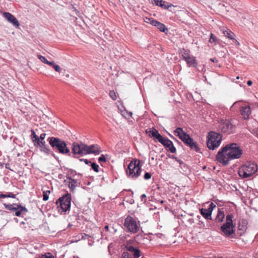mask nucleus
<instances>
[{"mask_svg": "<svg viewBox=\"0 0 258 258\" xmlns=\"http://www.w3.org/2000/svg\"><path fill=\"white\" fill-rule=\"evenodd\" d=\"M71 195L67 193L60 197L56 201L57 210L60 214H65L67 211H70L71 204Z\"/></svg>", "mask_w": 258, "mask_h": 258, "instance_id": "obj_4", "label": "nucleus"}, {"mask_svg": "<svg viewBox=\"0 0 258 258\" xmlns=\"http://www.w3.org/2000/svg\"><path fill=\"white\" fill-rule=\"evenodd\" d=\"M233 216L232 214H228L226 216V222L221 227L222 231L226 236H230L233 233V228L232 218Z\"/></svg>", "mask_w": 258, "mask_h": 258, "instance_id": "obj_9", "label": "nucleus"}, {"mask_svg": "<svg viewBox=\"0 0 258 258\" xmlns=\"http://www.w3.org/2000/svg\"><path fill=\"white\" fill-rule=\"evenodd\" d=\"M141 161L138 159L132 160L128 165L126 174L130 178H137L141 174V169L140 165Z\"/></svg>", "mask_w": 258, "mask_h": 258, "instance_id": "obj_7", "label": "nucleus"}, {"mask_svg": "<svg viewBox=\"0 0 258 258\" xmlns=\"http://www.w3.org/2000/svg\"><path fill=\"white\" fill-rule=\"evenodd\" d=\"M39 258H54L53 255L52 253L50 252L46 253L45 254L42 255Z\"/></svg>", "mask_w": 258, "mask_h": 258, "instance_id": "obj_30", "label": "nucleus"}, {"mask_svg": "<svg viewBox=\"0 0 258 258\" xmlns=\"http://www.w3.org/2000/svg\"><path fill=\"white\" fill-rule=\"evenodd\" d=\"M53 68L55 70L56 72L58 73H60L62 70L58 65L56 64H55V66H53Z\"/></svg>", "mask_w": 258, "mask_h": 258, "instance_id": "obj_39", "label": "nucleus"}, {"mask_svg": "<svg viewBox=\"0 0 258 258\" xmlns=\"http://www.w3.org/2000/svg\"><path fill=\"white\" fill-rule=\"evenodd\" d=\"M130 114L131 115H132L133 114L132 112H130Z\"/></svg>", "mask_w": 258, "mask_h": 258, "instance_id": "obj_54", "label": "nucleus"}, {"mask_svg": "<svg viewBox=\"0 0 258 258\" xmlns=\"http://www.w3.org/2000/svg\"><path fill=\"white\" fill-rule=\"evenodd\" d=\"M252 82L251 81H250V80L248 81H247V84L248 86H250V85H252Z\"/></svg>", "mask_w": 258, "mask_h": 258, "instance_id": "obj_51", "label": "nucleus"}, {"mask_svg": "<svg viewBox=\"0 0 258 258\" xmlns=\"http://www.w3.org/2000/svg\"><path fill=\"white\" fill-rule=\"evenodd\" d=\"M240 111L241 115L245 119L249 118V115L251 113V109L249 105H245L242 106Z\"/></svg>", "mask_w": 258, "mask_h": 258, "instance_id": "obj_17", "label": "nucleus"}, {"mask_svg": "<svg viewBox=\"0 0 258 258\" xmlns=\"http://www.w3.org/2000/svg\"><path fill=\"white\" fill-rule=\"evenodd\" d=\"M110 97L114 100L116 99V96L115 92L113 90H111L109 92Z\"/></svg>", "mask_w": 258, "mask_h": 258, "instance_id": "obj_33", "label": "nucleus"}, {"mask_svg": "<svg viewBox=\"0 0 258 258\" xmlns=\"http://www.w3.org/2000/svg\"><path fill=\"white\" fill-rule=\"evenodd\" d=\"M149 136L154 138L155 139L161 143V135L155 128H152L149 132Z\"/></svg>", "mask_w": 258, "mask_h": 258, "instance_id": "obj_19", "label": "nucleus"}, {"mask_svg": "<svg viewBox=\"0 0 258 258\" xmlns=\"http://www.w3.org/2000/svg\"><path fill=\"white\" fill-rule=\"evenodd\" d=\"M89 146L82 142H74L72 144V152L70 157L78 158L85 155L90 154Z\"/></svg>", "mask_w": 258, "mask_h": 258, "instance_id": "obj_3", "label": "nucleus"}, {"mask_svg": "<svg viewBox=\"0 0 258 258\" xmlns=\"http://www.w3.org/2000/svg\"><path fill=\"white\" fill-rule=\"evenodd\" d=\"M106 161V158L104 156V155H101L100 157H99L98 158V161L99 162H105Z\"/></svg>", "mask_w": 258, "mask_h": 258, "instance_id": "obj_42", "label": "nucleus"}, {"mask_svg": "<svg viewBox=\"0 0 258 258\" xmlns=\"http://www.w3.org/2000/svg\"><path fill=\"white\" fill-rule=\"evenodd\" d=\"M124 225L131 233H136L139 230V225L135 219L130 216H127L125 219Z\"/></svg>", "mask_w": 258, "mask_h": 258, "instance_id": "obj_10", "label": "nucleus"}, {"mask_svg": "<svg viewBox=\"0 0 258 258\" xmlns=\"http://www.w3.org/2000/svg\"><path fill=\"white\" fill-rule=\"evenodd\" d=\"M92 244H93L92 243H90V242L88 243V245H90V246H92Z\"/></svg>", "mask_w": 258, "mask_h": 258, "instance_id": "obj_53", "label": "nucleus"}, {"mask_svg": "<svg viewBox=\"0 0 258 258\" xmlns=\"http://www.w3.org/2000/svg\"><path fill=\"white\" fill-rule=\"evenodd\" d=\"M159 188H160V187H159V186H158L157 187V189H159Z\"/></svg>", "mask_w": 258, "mask_h": 258, "instance_id": "obj_55", "label": "nucleus"}, {"mask_svg": "<svg viewBox=\"0 0 258 258\" xmlns=\"http://www.w3.org/2000/svg\"><path fill=\"white\" fill-rule=\"evenodd\" d=\"M236 79H239V77H238H238H237Z\"/></svg>", "mask_w": 258, "mask_h": 258, "instance_id": "obj_59", "label": "nucleus"}, {"mask_svg": "<svg viewBox=\"0 0 258 258\" xmlns=\"http://www.w3.org/2000/svg\"><path fill=\"white\" fill-rule=\"evenodd\" d=\"M38 57L42 62L45 64H47L49 61L44 56L41 55H38Z\"/></svg>", "mask_w": 258, "mask_h": 258, "instance_id": "obj_31", "label": "nucleus"}, {"mask_svg": "<svg viewBox=\"0 0 258 258\" xmlns=\"http://www.w3.org/2000/svg\"><path fill=\"white\" fill-rule=\"evenodd\" d=\"M223 34L225 37L229 38L230 39H234V34L231 30L228 29L226 30H223Z\"/></svg>", "mask_w": 258, "mask_h": 258, "instance_id": "obj_22", "label": "nucleus"}, {"mask_svg": "<svg viewBox=\"0 0 258 258\" xmlns=\"http://www.w3.org/2000/svg\"><path fill=\"white\" fill-rule=\"evenodd\" d=\"M146 197V195L145 194L142 195L141 196V198L142 201H143V199L145 198Z\"/></svg>", "mask_w": 258, "mask_h": 258, "instance_id": "obj_50", "label": "nucleus"}, {"mask_svg": "<svg viewBox=\"0 0 258 258\" xmlns=\"http://www.w3.org/2000/svg\"><path fill=\"white\" fill-rule=\"evenodd\" d=\"M67 179L70 180L68 183V186L71 190L74 192L75 190L76 187L78 186L79 182L76 179H73L71 177H68Z\"/></svg>", "mask_w": 258, "mask_h": 258, "instance_id": "obj_18", "label": "nucleus"}, {"mask_svg": "<svg viewBox=\"0 0 258 258\" xmlns=\"http://www.w3.org/2000/svg\"><path fill=\"white\" fill-rule=\"evenodd\" d=\"M175 7L176 6H174L172 4H169L167 2L162 1V8L168 10L169 11L172 12H175L174 9Z\"/></svg>", "mask_w": 258, "mask_h": 258, "instance_id": "obj_21", "label": "nucleus"}, {"mask_svg": "<svg viewBox=\"0 0 258 258\" xmlns=\"http://www.w3.org/2000/svg\"><path fill=\"white\" fill-rule=\"evenodd\" d=\"M6 194H0V198H6Z\"/></svg>", "mask_w": 258, "mask_h": 258, "instance_id": "obj_49", "label": "nucleus"}, {"mask_svg": "<svg viewBox=\"0 0 258 258\" xmlns=\"http://www.w3.org/2000/svg\"><path fill=\"white\" fill-rule=\"evenodd\" d=\"M182 53V58L185 60L188 67H196L197 66L196 57L190 55L188 51L185 49L181 50Z\"/></svg>", "mask_w": 258, "mask_h": 258, "instance_id": "obj_11", "label": "nucleus"}, {"mask_svg": "<svg viewBox=\"0 0 258 258\" xmlns=\"http://www.w3.org/2000/svg\"><path fill=\"white\" fill-rule=\"evenodd\" d=\"M14 204L8 205L6 203L4 204V206L6 209L9 210H12L13 209V207H14Z\"/></svg>", "mask_w": 258, "mask_h": 258, "instance_id": "obj_36", "label": "nucleus"}, {"mask_svg": "<svg viewBox=\"0 0 258 258\" xmlns=\"http://www.w3.org/2000/svg\"><path fill=\"white\" fill-rule=\"evenodd\" d=\"M66 76H67V77H69V74H67V75H66Z\"/></svg>", "mask_w": 258, "mask_h": 258, "instance_id": "obj_57", "label": "nucleus"}, {"mask_svg": "<svg viewBox=\"0 0 258 258\" xmlns=\"http://www.w3.org/2000/svg\"><path fill=\"white\" fill-rule=\"evenodd\" d=\"M90 163H91V166L92 169L96 172H98L99 171V166L94 162H93V163L91 162Z\"/></svg>", "mask_w": 258, "mask_h": 258, "instance_id": "obj_29", "label": "nucleus"}, {"mask_svg": "<svg viewBox=\"0 0 258 258\" xmlns=\"http://www.w3.org/2000/svg\"><path fill=\"white\" fill-rule=\"evenodd\" d=\"M50 193V190H43V200L44 201H46L49 199V195Z\"/></svg>", "mask_w": 258, "mask_h": 258, "instance_id": "obj_27", "label": "nucleus"}, {"mask_svg": "<svg viewBox=\"0 0 258 258\" xmlns=\"http://www.w3.org/2000/svg\"><path fill=\"white\" fill-rule=\"evenodd\" d=\"M3 16L7 20L12 23L14 26L18 27L20 26V23L18 20L11 13L4 12L3 13Z\"/></svg>", "mask_w": 258, "mask_h": 258, "instance_id": "obj_16", "label": "nucleus"}, {"mask_svg": "<svg viewBox=\"0 0 258 258\" xmlns=\"http://www.w3.org/2000/svg\"><path fill=\"white\" fill-rule=\"evenodd\" d=\"M162 145H163L168 152L174 153L176 152V148L173 143L168 139L162 138Z\"/></svg>", "mask_w": 258, "mask_h": 258, "instance_id": "obj_15", "label": "nucleus"}, {"mask_svg": "<svg viewBox=\"0 0 258 258\" xmlns=\"http://www.w3.org/2000/svg\"><path fill=\"white\" fill-rule=\"evenodd\" d=\"M242 153V151L238 145L236 143L229 144L218 152L216 160L223 165H226L230 160L239 158Z\"/></svg>", "mask_w": 258, "mask_h": 258, "instance_id": "obj_1", "label": "nucleus"}, {"mask_svg": "<svg viewBox=\"0 0 258 258\" xmlns=\"http://www.w3.org/2000/svg\"><path fill=\"white\" fill-rule=\"evenodd\" d=\"M31 139L32 140V142L34 144L35 143H36L37 142V141H39L38 136L37 135H36V134H35V132H34V131L33 130H31Z\"/></svg>", "mask_w": 258, "mask_h": 258, "instance_id": "obj_24", "label": "nucleus"}, {"mask_svg": "<svg viewBox=\"0 0 258 258\" xmlns=\"http://www.w3.org/2000/svg\"><path fill=\"white\" fill-rule=\"evenodd\" d=\"M47 64L49 65V66H51L52 67H53L54 66H55V63L53 61H48V63H47Z\"/></svg>", "mask_w": 258, "mask_h": 258, "instance_id": "obj_48", "label": "nucleus"}, {"mask_svg": "<svg viewBox=\"0 0 258 258\" xmlns=\"http://www.w3.org/2000/svg\"><path fill=\"white\" fill-rule=\"evenodd\" d=\"M151 25L156 26L160 30V31H161V23L160 22L153 19V20H152L151 21Z\"/></svg>", "mask_w": 258, "mask_h": 258, "instance_id": "obj_26", "label": "nucleus"}, {"mask_svg": "<svg viewBox=\"0 0 258 258\" xmlns=\"http://www.w3.org/2000/svg\"><path fill=\"white\" fill-rule=\"evenodd\" d=\"M136 248L132 245L127 246L126 247V249L127 251L133 252Z\"/></svg>", "mask_w": 258, "mask_h": 258, "instance_id": "obj_40", "label": "nucleus"}, {"mask_svg": "<svg viewBox=\"0 0 258 258\" xmlns=\"http://www.w3.org/2000/svg\"><path fill=\"white\" fill-rule=\"evenodd\" d=\"M174 132L175 135L178 136L185 144L189 146L191 149L196 151H198L199 150L196 143L193 141V140L183 130L182 128L177 127Z\"/></svg>", "mask_w": 258, "mask_h": 258, "instance_id": "obj_6", "label": "nucleus"}, {"mask_svg": "<svg viewBox=\"0 0 258 258\" xmlns=\"http://www.w3.org/2000/svg\"><path fill=\"white\" fill-rule=\"evenodd\" d=\"M257 170V166L253 162H246L238 170V174L242 178L250 177Z\"/></svg>", "mask_w": 258, "mask_h": 258, "instance_id": "obj_5", "label": "nucleus"}, {"mask_svg": "<svg viewBox=\"0 0 258 258\" xmlns=\"http://www.w3.org/2000/svg\"><path fill=\"white\" fill-rule=\"evenodd\" d=\"M108 228H109L108 226H107V225L105 226V229H106V230H108Z\"/></svg>", "mask_w": 258, "mask_h": 258, "instance_id": "obj_52", "label": "nucleus"}, {"mask_svg": "<svg viewBox=\"0 0 258 258\" xmlns=\"http://www.w3.org/2000/svg\"><path fill=\"white\" fill-rule=\"evenodd\" d=\"M28 210L24 207L22 206L20 207V209L16 211L15 215L17 216H20L22 213L23 212H27Z\"/></svg>", "mask_w": 258, "mask_h": 258, "instance_id": "obj_25", "label": "nucleus"}, {"mask_svg": "<svg viewBox=\"0 0 258 258\" xmlns=\"http://www.w3.org/2000/svg\"><path fill=\"white\" fill-rule=\"evenodd\" d=\"M216 207L215 204L211 203L208 209L202 208L200 210L201 214L206 219H211V215L213 210Z\"/></svg>", "mask_w": 258, "mask_h": 258, "instance_id": "obj_14", "label": "nucleus"}, {"mask_svg": "<svg viewBox=\"0 0 258 258\" xmlns=\"http://www.w3.org/2000/svg\"><path fill=\"white\" fill-rule=\"evenodd\" d=\"M207 144L209 149L214 150L219 147L222 140V136L217 133L210 132L207 137Z\"/></svg>", "mask_w": 258, "mask_h": 258, "instance_id": "obj_8", "label": "nucleus"}, {"mask_svg": "<svg viewBox=\"0 0 258 258\" xmlns=\"http://www.w3.org/2000/svg\"><path fill=\"white\" fill-rule=\"evenodd\" d=\"M45 133H42L40 135V137H38V139L39 141H41L42 142H45L44 140L46 137Z\"/></svg>", "mask_w": 258, "mask_h": 258, "instance_id": "obj_38", "label": "nucleus"}, {"mask_svg": "<svg viewBox=\"0 0 258 258\" xmlns=\"http://www.w3.org/2000/svg\"><path fill=\"white\" fill-rule=\"evenodd\" d=\"M121 258H131V256L128 252L124 251L122 253Z\"/></svg>", "mask_w": 258, "mask_h": 258, "instance_id": "obj_37", "label": "nucleus"}, {"mask_svg": "<svg viewBox=\"0 0 258 258\" xmlns=\"http://www.w3.org/2000/svg\"><path fill=\"white\" fill-rule=\"evenodd\" d=\"M210 60L212 61H214V60L212 59V58H211L210 59Z\"/></svg>", "mask_w": 258, "mask_h": 258, "instance_id": "obj_56", "label": "nucleus"}, {"mask_svg": "<svg viewBox=\"0 0 258 258\" xmlns=\"http://www.w3.org/2000/svg\"><path fill=\"white\" fill-rule=\"evenodd\" d=\"M151 177V174L149 172H146L144 174V178L146 180L149 179Z\"/></svg>", "mask_w": 258, "mask_h": 258, "instance_id": "obj_41", "label": "nucleus"}, {"mask_svg": "<svg viewBox=\"0 0 258 258\" xmlns=\"http://www.w3.org/2000/svg\"><path fill=\"white\" fill-rule=\"evenodd\" d=\"M47 141L53 149L57 150L59 153L62 154H67L68 156H71V153L69 149L67 147L66 142L59 138L53 137H49Z\"/></svg>", "mask_w": 258, "mask_h": 258, "instance_id": "obj_2", "label": "nucleus"}, {"mask_svg": "<svg viewBox=\"0 0 258 258\" xmlns=\"http://www.w3.org/2000/svg\"><path fill=\"white\" fill-rule=\"evenodd\" d=\"M168 29L166 27L165 25L162 24V32H164L166 34L167 33Z\"/></svg>", "mask_w": 258, "mask_h": 258, "instance_id": "obj_45", "label": "nucleus"}, {"mask_svg": "<svg viewBox=\"0 0 258 258\" xmlns=\"http://www.w3.org/2000/svg\"><path fill=\"white\" fill-rule=\"evenodd\" d=\"M74 172H75V174H76V175H77V172H76V171H74Z\"/></svg>", "mask_w": 258, "mask_h": 258, "instance_id": "obj_58", "label": "nucleus"}, {"mask_svg": "<svg viewBox=\"0 0 258 258\" xmlns=\"http://www.w3.org/2000/svg\"><path fill=\"white\" fill-rule=\"evenodd\" d=\"M21 206V205H18L17 204H14V207H13V209L12 210L16 211L18 210H19V209H20Z\"/></svg>", "mask_w": 258, "mask_h": 258, "instance_id": "obj_43", "label": "nucleus"}, {"mask_svg": "<svg viewBox=\"0 0 258 258\" xmlns=\"http://www.w3.org/2000/svg\"><path fill=\"white\" fill-rule=\"evenodd\" d=\"M153 18H146L145 20V22L147 23H149L150 24H151V21L152 20H153Z\"/></svg>", "mask_w": 258, "mask_h": 258, "instance_id": "obj_47", "label": "nucleus"}, {"mask_svg": "<svg viewBox=\"0 0 258 258\" xmlns=\"http://www.w3.org/2000/svg\"><path fill=\"white\" fill-rule=\"evenodd\" d=\"M80 236H81V239H86L91 237L89 235L86 233H81Z\"/></svg>", "mask_w": 258, "mask_h": 258, "instance_id": "obj_34", "label": "nucleus"}, {"mask_svg": "<svg viewBox=\"0 0 258 258\" xmlns=\"http://www.w3.org/2000/svg\"><path fill=\"white\" fill-rule=\"evenodd\" d=\"M80 161L82 162L83 161V162H85L86 164H89L90 163H91V161L86 159H80Z\"/></svg>", "mask_w": 258, "mask_h": 258, "instance_id": "obj_46", "label": "nucleus"}, {"mask_svg": "<svg viewBox=\"0 0 258 258\" xmlns=\"http://www.w3.org/2000/svg\"><path fill=\"white\" fill-rule=\"evenodd\" d=\"M234 126L228 120H223L220 122L219 129L222 132L227 134L233 133Z\"/></svg>", "mask_w": 258, "mask_h": 258, "instance_id": "obj_12", "label": "nucleus"}, {"mask_svg": "<svg viewBox=\"0 0 258 258\" xmlns=\"http://www.w3.org/2000/svg\"><path fill=\"white\" fill-rule=\"evenodd\" d=\"M6 198H15L16 197V195L12 192H9L8 194H6Z\"/></svg>", "mask_w": 258, "mask_h": 258, "instance_id": "obj_44", "label": "nucleus"}, {"mask_svg": "<svg viewBox=\"0 0 258 258\" xmlns=\"http://www.w3.org/2000/svg\"><path fill=\"white\" fill-rule=\"evenodd\" d=\"M89 148L90 149V150H91L92 152H90L91 153H94V154H99V149L97 145H92L90 146H89Z\"/></svg>", "mask_w": 258, "mask_h": 258, "instance_id": "obj_23", "label": "nucleus"}, {"mask_svg": "<svg viewBox=\"0 0 258 258\" xmlns=\"http://www.w3.org/2000/svg\"><path fill=\"white\" fill-rule=\"evenodd\" d=\"M132 253L134 256V258H139L141 255L140 250L137 248H136Z\"/></svg>", "mask_w": 258, "mask_h": 258, "instance_id": "obj_28", "label": "nucleus"}, {"mask_svg": "<svg viewBox=\"0 0 258 258\" xmlns=\"http://www.w3.org/2000/svg\"><path fill=\"white\" fill-rule=\"evenodd\" d=\"M34 145L35 147L39 148L40 151L41 152L44 153L46 155H48L51 154L54 156V154L51 151L49 147L46 144L45 142H42L39 140L36 143H35Z\"/></svg>", "mask_w": 258, "mask_h": 258, "instance_id": "obj_13", "label": "nucleus"}, {"mask_svg": "<svg viewBox=\"0 0 258 258\" xmlns=\"http://www.w3.org/2000/svg\"><path fill=\"white\" fill-rule=\"evenodd\" d=\"M216 38L215 36V35L211 33V36H210V38L209 39V42L210 43H213V42H215L216 41Z\"/></svg>", "mask_w": 258, "mask_h": 258, "instance_id": "obj_35", "label": "nucleus"}, {"mask_svg": "<svg viewBox=\"0 0 258 258\" xmlns=\"http://www.w3.org/2000/svg\"><path fill=\"white\" fill-rule=\"evenodd\" d=\"M151 3L156 6L161 7V0H151Z\"/></svg>", "mask_w": 258, "mask_h": 258, "instance_id": "obj_32", "label": "nucleus"}, {"mask_svg": "<svg viewBox=\"0 0 258 258\" xmlns=\"http://www.w3.org/2000/svg\"><path fill=\"white\" fill-rule=\"evenodd\" d=\"M225 217L224 212L220 209L218 210L217 215L215 218V221L217 222H222Z\"/></svg>", "mask_w": 258, "mask_h": 258, "instance_id": "obj_20", "label": "nucleus"}]
</instances>
